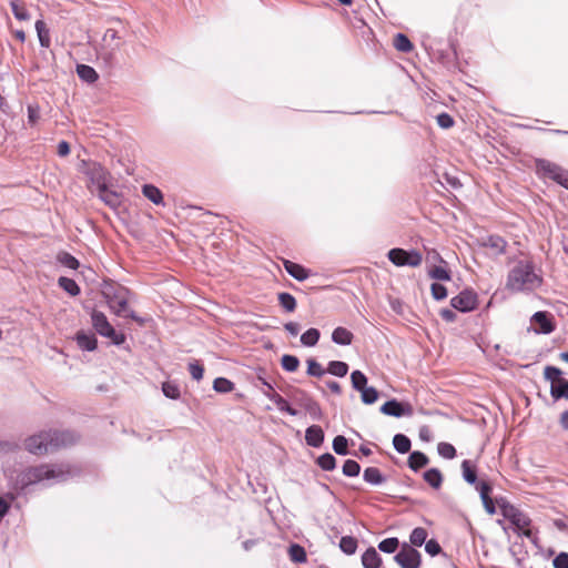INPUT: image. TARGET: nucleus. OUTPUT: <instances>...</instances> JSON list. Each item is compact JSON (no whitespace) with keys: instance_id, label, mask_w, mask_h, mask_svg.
I'll return each instance as SVG.
<instances>
[{"instance_id":"4d7b16f0","label":"nucleus","mask_w":568,"mask_h":568,"mask_svg":"<svg viewBox=\"0 0 568 568\" xmlns=\"http://www.w3.org/2000/svg\"><path fill=\"white\" fill-rule=\"evenodd\" d=\"M324 369L321 366L320 363H317L315 359H308L307 361V374L315 377H321L324 375Z\"/></svg>"},{"instance_id":"c9c22d12","label":"nucleus","mask_w":568,"mask_h":568,"mask_svg":"<svg viewBox=\"0 0 568 568\" xmlns=\"http://www.w3.org/2000/svg\"><path fill=\"white\" fill-rule=\"evenodd\" d=\"M327 372L334 376L344 377L348 372V365L341 361H332L328 364Z\"/></svg>"},{"instance_id":"a19ab883","label":"nucleus","mask_w":568,"mask_h":568,"mask_svg":"<svg viewBox=\"0 0 568 568\" xmlns=\"http://www.w3.org/2000/svg\"><path fill=\"white\" fill-rule=\"evenodd\" d=\"M320 339V331L317 328H310L301 336V343L305 346H314Z\"/></svg>"},{"instance_id":"e2e57ef3","label":"nucleus","mask_w":568,"mask_h":568,"mask_svg":"<svg viewBox=\"0 0 568 568\" xmlns=\"http://www.w3.org/2000/svg\"><path fill=\"white\" fill-rule=\"evenodd\" d=\"M437 123L443 129H449L454 125V120L448 113H440L437 115Z\"/></svg>"},{"instance_id":"052dcab7","label":"nucleus","mask_w":568,"mask_h":568,"mask_svg":"<svg viewBox=\"0 0 568 568\" xmlns=\"http://www.w3.org/2000/svg\"><path fill=\"white\" fill-rule=\"evenodd\" d=\"M430 290L433 297L437 301H442L447 296L446 287L439 283H433Z\"/></svg>"},{"instance_id":"c85d7f7f","label":"nucleus","mask_w":568,"mask_h":568,"mask_svg":"<svg viewBox=\"0 0 568 568\" xmlns=\"http://www.w3.org/2000/svg\"><path fill=\"white\" fill-rule=\"evenodd\" d=\"M36 30L38 33L40 45L43 48H49L51 44V39H50L49 29L47 28V24L44 23V21L38 20L36 22Z\"/></svg>"},{"instance_id":"7ed1b4c3","label":"nucleus","mask_w":568,"mask_h":568,"mask_svg":"<svg viewBox=\"0 0 568 568\" xmlns=\"http://www.w3.org/2000/svg\"><path fill=\"white\" fill-rule=\"evenodd\" d=\"M541 284V277L535 273L529 261H519L509 272L507 288L514 292L534 291Z\"/></svg>"},{"instance_id":"37998d69","label":"nucleus","mask_w":568,"mask_h":568,"mask_svg":"<svg viewBox=\"0 0 568 568\" xmlns=\"http://www.w3.org/2000/svg\"><path fill=\"white\" fill-rule=\"evenodd\" d=\"M399 546V540L396 537H390L382 540L378 544V549L386 554H393L397 550Z\"/></svg>"},{"instance_id":"8fccbe9b","label":"nucleus","mask_w":568,"mask_h":568,"mask_svg":"<svg viewBox=\"0 0 568 568\" xmlns=\"http://www.w3.org/2000/svg\"><path fill=\"white\" fill-rule=\"evenodd\" d=\"M361 466L353 459H347L343 465V474L347 477H355L359 474Z\"/></svg>"},{"instance_id":"6e6d98bb","label":"nucleus","mask_w":568,"mask_h":568,"mask_svg":"<svg viewBox=\"0 0 568 568\" xmlns=\"http://www.w3.org/2000/svg\"><path fill=\"white\" fill-rule=\"evenodd\" d=\"M429 276L439 281H449L450 274L448 270L443 266H435L429 271Z\"/></svg>"},{"instance_id":"393cba45","label":"nucleus","mask_w":568,"mask_h":568,"mask_svg":"<svg viewBox=\"0 0 568 568\" xmlns=\"http://www.w3.org/2000/svg\"><path fill=\"white\" fill-rule=\"evenodd\" d=\"M332 341L338 345H349L353 341V334L345 327H337L333 331Z\"/></svg>"},{"instance_id":"5fc2aeb1","label":"nucleus","mask_w":568,"mask_h":568,"mask_svg":"<svg viewBox=\"0 0 568 568\" xmlns=\"http://www.w3.org/2000/svg\"><path fill=\"white\" fill-rule=\"evenodd\" d=\"M58 260L61 264L69 268L75 270L79 267V261L67 252L60 253Z\"/></svg>"},{"instance_id":"b1692460","label":"nucleus","mask_w":568,"mask_h":568,"mask_svg":"<svg viewBox=\"0 0 568 568\" xmlns=\"http://www.w3.org/2000/svg\"><path fill=\"white\" fill-rule=\"evenodd\" d=\"M550 395L555 400L568 399V379L564 378L550 386Z\"/></svg>"},{"instance_id":"473e14b6","label":"nucleus","mask_w":568,"mask_h":568,"mask_svg":"<svg viewBox=\"0 0 568 568\" xmlns=\"http://www.w3.org/2000/svg\"><path fill=\"white\" fill-rule=\"evenodd\" d=\"M339 548L346 555H354L357 549V540L352 536H344L339 540Z\"/></svg>"},{"instance_id":"aec40b11","label":"nucleus","mask_w":568,"mask_h":568,"mask_svg":"<svg viewBox=\"0 0 568 568\" xmlns=\"http://www.w3.org/2000/svg\"><path fill=\"white\" fill-rule=\"evenodd\" d=\"M483 245L491 250L496 255L503 254L506 250V241L498 235H490L484 242Z\"/></svg>"},{"instance_id":"f704fd0d","label":"nucleus","mask_w":568,"mask_h":568,"mask_svg":"<svg viewBox=\"0 0 568 568\" xmlns=\"http://www.w3.org/2000/svg\"><path fill=\"white\" fill-rule=\"evenodd\" d=\"M394 47L400 52H410L413 50V43L403 33H397L394 38Z\"/></svg>"},{"instance_id":"680f3d73","label":"nucleus","mask_w":568,"mask_h":568,"mask_svg":"<svg viewBox=\"0 0 568 568\" xmlns=\"http://www.w3.org/2000/svg\"><path fill=\"white\" fill-rule=\"evenodd\" d=\"M475 487L480 495V499H483V498L487 499V497H490L489 495L491 493V486L487 481H484V480L477 481L475 484Z\"/></svg>"},{"instance_id":"7c9ffc66","label":"nucleus","mask_w":568,"mask_h":568,"mask_svg":"<svg viewBox=\"0 0 568 568\" xmlns=\"http://www.w3.org/2000/svg\"><path fill=\"white\" fill-rule=\"evenodd\" d=\"M304 396V400L302 403V405L304 406V408L306 409V412L311 415V417L315 420H318L322 418V409L320 407V405L313 400L312 398Z\"/></svg>"},{"instance_id":"f3484780","label":"nucleus","mask_w":568,"mask_h":568,"mask_svg":"<svg viewBox=\"0 0 568 568\" xmlns=\"http://www.w3.org/2000/svg\"><path fill=\"white\" fill-rule=\"evenodd\" d=\"M95 193L106 205L110 207H118L120 205V197L116 192L108 190L106 185L99 190H91Z\"/></svg>"},{"instance_id":"0eeeda50","label":"nucleus","mask_w":568,"mask_h":568,"mask_svg":"<svg viewBox=\"0 0 568 568\" xmlns=\"http://www.w3.org/2000/svg\"><path fill=\"white\" fill-rule=\"evenodd\" d=\"M388 260L396 266L417 267L422 264L423 256L418 251H405L403 248H392L387 253Z\"/></svg>"},{"instance_id":"ddd939ff","label":"nucleus","mask_w":568,"mask_h":568,"mask_svg":"<svg viewBox=\"0 0 568 568\" xmlns=\"http://www.w3.org/2000/svg\"><path fill=\"white\" fill-rule=\"evenodd\" d=\"M531 520L530 518L524 514L523 511L517 515V518L511 521V525L514 526V530L518 535H523L530 539L534 544H537V536L534 532V530L530 528Z\"/></svg>"},{"instance_id":"9b49d317","label":"nucleus","mask_w":568,"mask_h":568,"mask_svg":"<svg viewBox=\"0 0 568 568\" xmlns=\"http://www.w3.org/2000/svg\"><path fill=\"white\" fill-rule=\"evenodd\" d=\"M552 315L548 312L539 311L531 316V324L535 325L534 332L537 334H550L555 331Z\"/></svg>"},{"instance_id":"bb28decb","label":"nucleus","mask_w":568,"mask_h":568,"mask_svg":"<svg viewBox=\"0 0 568 568\" xmlns=\"http://www.w3.org/2000/svg\"><path fill=\"white\" fill-rule=\"evenodd\" d=\"M77 73L81 80H83L88 83H93L99 78L97 71L92 67L87 65V64H78Z\"/></svg>"},{"instance_id":"c03bdc74","label":"nucleus","mask_w":568,"mask_h":568,"mask_svg":"<svg viewBox=\"0 0 568 568\" xmlns=\"http://www.w3.org/2000/svg\"><path fill=\"white\" fill-rule=\"evenodd\" d=\"M213 388L217 393H230L234 388V384L224 377H217L213 382Z\"/></svg>"},{"instance_id":"603ef678","label":"nucleus","mask_w":568,"mask_h":568,"mask_svg":"<svg viewBox=\"0 0 568 568\" xmlns=\"http://www.w3.org/2000/svg\"><path fill=\"white\" fill-rule=\"evenodd\" d=\"M163 394L171 399H176L180 397V388L176 384L172 382H165L162 385Z\"/></svg>"},{"instance_id":"774afa93","label":"nucleus","mask_w":568,"mask_h":568,"mask_svg":"<svg viewBox=\"0 0 568 568\" xmlns=\"http://www.w3.org/2000/svg\"><path fill=\"white\" fill-rule=\"evenodd\" d=\"M481 501H483L485 510L489 515H494L496 513L495 504H494V501H493V499L490 497H487V499L483 498Z\"/></svg>"},{"instance_id":"49530a36","label":"nucleus","mask_w":568,"mask_h":568,"mask_svg":"<svg viewBox=\"0 0 568 568\" xmlns=\"http://www.w3.org/2000/svg\"><path fill=\"white\" fill-rule=\"evenodd\" d=\"M281 364L286 372H295L300 366V361L294 355H283Z\"/></svg>"},{"instance_id":"72a5a7b5","label":"nucleus","mask_w":568,"mask_h":568,"mask_svg":"<svg viewBox=\"0 0 568 568\" xmlns=\"http://www.w3.org/2000/svg\"><path fill=\"white\" fill-rule=\"evenodd\" d=\"M280 305L286 311V312H294L296 308V300L295 297L286 292H282L277 296Z\"/></svg>"},{"instance_id":"4468645a","label":"nucleus","mask_w":568,"mask_h":568,"mask_svg":"<svg viewBox=\"0 0 568 568\" xmlns=\"http://www.w3.org/2000/svg\"><path fill=\"white\" fill-rule=\"evenodd\" d=\"M285 271L295 280L302 282L305 281L310 276V271L304 266L294 263L292 261L285 260L283 262Z\"/></svg>"},{"instance_id":"412c9836","label":"nucleus","mask_w":568,"mask_h":568,"mask_svg":"<svg viewBox=\"0 0 568 568\" xmlns=\"http://www.w3.org/2000/svg\"><path fill=\"white\" fill-rule=\"evenodd\" d=\"M428 457L422 452H413L408 457V466L412 470L417 471L422 467H425L428 464Z\"/></svg>"},{"instance_id":"20e7f679","label":"nucleus","mask_w":568,"mask_h":568,"mask_svg":"<svg viewBox=\"0 0 568 568\" xmlns=\"http://www.w3.org/2000/svg\"><path fill=\"white\" fill-rule=\"evenodd\" d=\"M535 166L537 174L550 179L568 190V170L545 159H537Z\"/></svg>"},{"instance_id":"2f4dec72","label":"nucleus","mask_w":568,"mask_h":568,"mask_svg":"<svg viewBox=\"0 0 568 568\" xmlns=\"http://www.w3.org/2000/svg\"><path fill=\"white\" fill-rule=\"evenodd\" d=\"M393 445H394V448L399 454H406L410 450L412 443H410V439L406 435L396 434L393 438Z\"/></svg>"},{"instance_id":"69168bd1","label":"nucleus","mask_w":568,"mask_h":568,"mask_svg":"<svg viewBox=\"0 0 568 568\" xmlns=\"http://www.w3.org/2000/svg\"><path fill=\"white\" fill-rule=\"evenodd\" d=\"M555 568H568V554L561 552L554 559Z\"/></svg>"},{"instance_id":"13d9d810","label":"nucleus","mask_w":568,"mask_h":568,"mask_svg":"<svg viewBox=\"0 0 568 568\" xmlns=\"http://www.w3.org/2000/svg\"><path fill=\"white\" fill-rule=\"evenodd\" d=\"M189 372L195 381H201L203 378L204 368L197 361L189 364Z\"/></svg>"},{"instance_id":"864d4df0","label":"nucleus","mask_w":568,"mask_h":568,"mask_svg":"<svg viewBox=\"0 0 568 568\" xmlns=\"http://www.w3.org/2000/svg\"><path fill=\"white\" fill-rule=\"evenodd\" d=\"M437 452L442 457L446 459H453L456 456V449L449 443H439L437 446Z\"/></svg>"},{"instance_id":"79ce46f5","label":"nucleus","mask_w":568,"mask_h":568,"mask_svg":"<svg viewBox=\"0 0 568 568\" xmlns=\"http://www.w3.org/2000/svg\"><path fill=\"white\" fill-rule=\"evenodd\" d=\"M316 463L323 470L327 471L336 467V458L329 453L321 455Z\"/></svg>"},{"instance_id":"c756f323","label":"nucleus","mask_w":568,"mask_h":568,"mask_svg":"<svg viewBox=\"0 0 568 568\" xmlns=\"http://www.w3.org/2000/svg\"><path fill=\"white\" fill-rule=\"evenodd\" d=\"M462 471H463V478L466 483H468L470 485H475L477 483L476 469L470 460L466 459L462 463Z\"/></svg>"},{"instance_id":"a18cd8bd","label":"nucleus","mask_w":568,"mask_h":568,"mask_svg":"<svg viewBox=\"0 0 568 568\" xmlns=\"http://www.w3.org/2000/svg\"><path fill=\"white\" fill-rule=\"evenodd\" d=\"M352 386L356 390H362L367 386V377L361 371H354L351 374Z\"/></svg>"},{"instance_id":"338daca9","label":"nucleus","mask_w":568,"mask_h":568,"mask_svg":"<svg viewBox=\"0 0 568 568\" xmlns=\"http://www.w3.org/2000/svg\"><path fill=\"white\" fill-rule=\"evenodd\" d=\"M58 155L64 158L70 154V144L67 141H60L58 144Z\"/></svg>"},{"instance_id":"423d86ee","label":"nucleus","mask_w":568,"mask_h":568,"mask_svg":"<svg viewBox=\"0 0 568 568\" xmlns=\"http://www.w3.org/2000/svg\"><path fill=\"white\" fill-rule=\"evenodd\" d=\"M91 321L94 329L104 337H108L115 345H121L125 341L124 334L116 333L112 325L109 323L104 313L93 311L91 314Z\"/></svg>"},{"instance_id":"dca6fc26","label":"nucleus","mask_w":568,"mask_h":568,"mask_svg":"<svg viewBox=\"0 0 568 568\" xmlns=\"http://www.w3.org/2000/svg\"><path fill=\"white\" fill-rule=\"evenodd\" d=\"M265 396L276 405L280 412L287 413L291 416H296L298 414V412L295 408H293L287 403V400L276 392L265 393Z\"/></svg>"},{"instance_id":"5701e85b","label":"nucleus","mask_w":568,"mask_h":568,"mask_svg":"<svg viewBox=\"0 0 568 568\" xmlns=\"http://www.w3.org/2000/svg\"><path fill=\"white\" fill-rule=\"evenodd\" d=\"M77 343L81 349L92 352L97 348V338L93 334L78 333Z\"/></svg>"},{"instance_id":"58836bf2","label":"nucleus","mask_w":568,"mask_h":568,"mask_svg":"<svg viewBox=\"0 0 568 568\" xmlns=\"http://www.w3.org/2000/svg\"><path fill=\"white\" fill-rule=\"evenodd\" d=\"M426 539L427 531L425 528L422 527L415 528L409 536V541L415 547H420L423 544L426 542Z\"/></svg>"},{"instance_id":"e433bc0d","label":"nucleus","mask_w":568,"mask_h":568,"mask_svg":"<svg viewBox=\"0 0 568 568\" xmlns=\"http://www.w3.org/2000/svg\"><path fill=\"white\" fill-rule=\"evenodd\" d=\"M288 555H290L291 560L294 562L302 564V562L306 561L305 549L297 544H293L290 546Z\"/></svg>"},{"instance_id":"f257e3e1","label":"nucleus","mask_w":568,"mask_h":568,"mask_svg":"<svg viewBox=\"0 0 568 568\" xmlns=\"http://www.w3.org/2000/svg\"><path fill=\"white\" fill-rule=\"evenodd\" d=\"M71 469L65 465H39L22 469L16 477L14 488L23 490L27 487L41 483H58L67 480Z\"/></svg>"},{"instance_id":"09e8293b","label":"nucleus","mask_w":568,"mask_h":568,"mask_svg":"<svg viewBox=\"0 0 568 568\" xmlns=\"http://www.w3.org/2000/svg\"><path fill=\"white\" fill-rule=\"evenodd\" d=\"M347 445H348L347 439L342 435H338L333 439V449L337 455H342V456L347 455L348 454Z\"/></svg>"},{"instance_id":"6e6552de","label":"nucleus","mask_w":568,"mask_h":568,"mask_svg":"<svg viewBox=\"0 0 568 568\" xmlns=\"http://www.w3.org/2000/svg\"><path fill=\"white\" fill-rule=\"evenodd\" d=\"M394 560L400 568H419L422 556L418 550L405 542Z\"/></svg>"},{"instance_id":"f03ea898","label":"nucleus","mask_w":568,"mask_h":568,"mask_svg":"<svg viewBox=\"0 0 568 568\" xmlns=\"http://www.w3.org/2000/svg\"><path fill=\"white\" fill-rule=\"evenodd\" d=\"M78 440V435L70 430H49L28 437L26 449L33 455H44L60 447H67Z\"/></svg>"},{"instance_id":"f8f14e48","label":"nucleus","mask_w":568,"mask_h":568,"mask_svg":"<svg viewBox=\"0 0 568 568\" xmlns=\"http://www.w3.org/2000/svg\"><path fill=\"white\" fill-rule=\"evenodd\" d=\"M381 412L394 417L412 416L413 407L410 404H403L396 399H390L381 406Z\"/></svg>"},{"instance_id":"4be33fe9","label":"nucleus","mask_w":568,"mask_h":568,"mask_svg":"<svg viewBox=\"0 0 568 568\" xmlns=\"http://www.w3.org/2000/svg\"><path fill=\"white\" fill-rule=\"evenodd\" d=\"M363 478L366 483L372 485H381L386 478L377 467H367L363 473Z\"/></svg>"},{"instance_id":"39448f33","label":"nucleus","mask_w":568,"mask_h":568,"mask_svg":"<svg viewBox=\"0 0 568 568\" xmlns=\"http://www.w3.org/2000/svg\"><path fill=\"white\" fill-rule=\"evenodd\" d=\"M103 296L109 304V307L116 315H123L128 310V290L121 285H105Z\"/></svg>"},{"instance_id":"1a4fd4ad","label":"nucleus","mask_w":568,"mask_h":568,"mask_svg":"<svg viewBox=\"0 0 568 568\" xmlns=\"http://www.w3.org/2000/svg\"><path fill=\"white\" fill-rule=\"evenodd\" d=\"M450 304L457 311L464 313L470 312L477 306V295L471 291L465 290L457 296L453 297Z\"/></svg>"},{"instance_id":"3c124183","label":"nucleus","mask_w":568,"mask_h":568,"mask_svg":"<svg viewBox=\"0 0 568 568\" xmlns=\"http://www.w3.org/2000/svg\"><path fill=\"white\" fill-rule=\"evenodd\" d=\"M544 376L551 383V385H554V383H558L560 379H564L561 377V371L555 366H546L544 369Z\"/></svg>"},{"instance_id":"4c0bfd02","label":"nucleus","mask_w":568,"mask_h":568,"mask_svg":"<svg viewBox=\"0 0 568 568\" xmlns=\"http://www.w3.org/2000/svg\"><path fill=\"white\" fill-rule=\"evenodd\" d=\"M498 504L500 507L501 515L510 523L514 521L517 518V515H519L521 513V510H519L515 506L510 505L509 503H506V501L499 503L498 501Z\"/></svg>"},{"instance_id":"0e129e2a","label":"nucleus","mask_w":568,"mask_h":568,"mask_svg":"<svg viewBox=\"0 0 568 568\" xmlns=\"http://www.w3.org/2000/svg\"><path fill=\"white\" fill-rule=\"evenodd\" d=\"M425 550L430 556H436L440 552L442 548L440 545L435 539H430L425 542Z\"/></svg>"},{"instance_id":"2eb2a0df","label":"nucleus","mask_w":568,"mask_h":568,"mask_svg":"<svg viewBox=\"0 0 568 568\" xmlns=\"http://www.w3.org/2000/svg\"><path fill=\"white\" fill-rule=\"evenodd\" d=\"M305 440L308 446L320 447L324 442V432L317 425L310 426L305 432Z\"/></svg>"},{"instance_id":"de8ad7c7","label":"nucleus","mask_w":568,"mask_h":568,"mask_svg":"<svg viewBox=\"0 0 568 568\" xmlns=\"http://www.w3.org/2000/svg\"><path fill=\"white\" fill-rule=\"evenodd\" d=\"M359 392L362 394V400L366 405L374 404L377 400V398H378V392L374 387L366 386L365 388H363Z\"/></svg>"},{"instance_id":"ea45409f","label":"nucleus","mask_w":568,"mask_h":568,"mask_svg":"<svg viewBox=\"0 0 568 568\" xmlns=\"http://www.w3.org/2000/svg\"><path fill=\"white\" fill-rule=\"evenodd\" d=\"M59 285L72 296H77L80 293V287L77 282L69 277H60Z\"/></svg>"},{"instance_id":"6ab92c4d","label":"nucleus","mask_w":568,"mask_h":568,"mask_svg":"<svg viewBox=\"0 0 568 568\" xmlns=\"http://www.w3.org/2000/svg\"><path fill=\"white\" fill-rule=\"evenodd\" d=\"M142 194L155 205H164L163 193L153 184H144Z\"/></svg>"},{"instance_id":"a878e982","label":"nucleus","mask_w":568,"mask_h":568,"mask_svg":"<svg viewBox=\"0 0 568 568\" xmlns=\"http://www.w3.org/2000/svg\"><path fill=\"white\" fill-rule=\"evenodd\" d=\"M424 480L435 489H439L443 484V475L437 468H430L424 473Z\"/></svg>"},{"instance_id":"a211bd4d","label":"nucleus","mask_w":568,"mask_h":568,"mask_svg":"<svg viewBox=\"0 0 568 568\" xmlns=\"http://www.w3.org/2000/svg\"><path fill=\"white\" fill-rule=\"evenodd\" d=\"M362 565L364 568H379L382 558L374 547H369L362 555Z\"/></svg>"},{"instance_id":"bf43d9fd","label":"nucleus","mask_w":568,"mask_h":568,"mask_svg":"<svg viewBox=\"0 0 568 568\" xmlns=\"http://www.w3.org/2000/svg\"><path fill=\"white\" fill-rule=\"evenodd\" d=\"M28 111V123L34 125L40 119V106L38 104H29Z\"/></svg>"},{"instance_id":"cd10ccee","label":"nucleus","mask_w":568,"mask_h":568,"mask_svg":"<svg viewBox=\"0 0 568 568\" xmlns=\"http://www.w3.org/2000/svg\"><path fill=\"white\" fill-rule=\"evenodd\" d=\"M12 13L16 19L20 21H28L30 20V13L27 10L26 3L20 0H12L10 2Z\"/></svg>"},{"instance_id":"9d476101","label":"nucleus","mask_w":568,"mask_h":568,"mask_svg":"<svg viewBox=\"0 0 568 568\" xmlns=\"http://www.w3.org/2000/svg\"><path fill=\"white\" fill-rule=\"evenodd\" d=\"M88 175L92 186L91 190H99L106 185L109 173L108 171L99 163H91L88 166V170L85 172Z\"/></svg>"}]
</instances>
